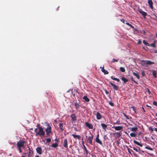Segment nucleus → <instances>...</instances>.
Instances as JSON below:
<instances>
[{
    "label": "nucleus",
    "mask_w": 157,
    "mask_h": 157,
    "mask_svg": "<svg viewBox=\"0 0 157 157\" xmlns=\"http://www.w3.org/2000/svg\"><path fill=\"white\" fill-rule=\"evenodd\" d=\"M142 109H143V112H145V110L144 109V108L143 107H142Z\"/></svg>",
    "instance_id": "obj_56"
},
{
    "label": "nucleus",
    "mask_w": 157,
    "mask_h": 157,
    "mask_svg": "<svg viewBox=\"0 0 157 157\" xmlns=\"http://www.w3.org/2000/svg\"><path fill=\"white\" fill-rule=\"evenodd\" d=\"M75 108L76 109H78L80 107V105L79 104L77 103H75Z\"/></svg>",
    "instance_id": "obj_30"
},
{
    "label": "nucleus",
    "mask_w": 157,
    "mask_h": 157,
    "mask_svg": "<svg viewBox=\"0 0 157 157\" xmlns=\"http://www.w3.org/2000/svg\"><path fill=\"white\" fill-rule=\"evenodd\" d=\"M130 135L131 137H135L136 136V134L135 133L132 132L130 134Z\"/></svg>",
    "instance_id": "obj_33"
},
{
    "label": "nucleus",
    "mask_w": 157,
    "mask_h": 157,
    "mask_svg": "<svg viewBox=\"0 0 157 157\" xmlns=\"http://www.w3.org/2000/svg\"><path fill=\"white\" fill-rule=\"evenodd\" d=\"M36 127H37L38 129H40V128H43L41 127H40V124H38L36 125Z\"/></svg>",
    "instance_id": "obj_40"
},
{
    "label": "nucleus",
    "mask_w": 157,
    "mask_h": 157,
    "mask_svg": "<svg viewBox=\"0 0 157 157\" xmlns=\"http://www.w3.org/2000/svg\"><path fill=\"white\" fill-rule=\"evenodd\" d=\"M149 130L151 131V132H152L153 131V128L151 127H150L149 128Z\"/></svg>",
    "instance_id": "obj_43"
},
{
    "label": "nucleus",
    "mask_w": 157,
    "mask_h": 157,
    "mask_svg": "<svg viewBox=\"0 0 157 157\" xmlns=\"http://www.w3.org/2000/svg\"><path fill=\"white\" fill-rule=\"evenodd\" d=\"M119 121H117L116 122V123H115V124H120L119 123Z\"/></svg>",
    "instance_id": "obj_50"
},
{
    "label": "nucleus",
    "mask_w": 157,
    "mask_h": 157,
    "mask_svg": "<svg viewBox=\"0 0 157 157\" xmlns=\"http://www.w3.org/2000/svg\"><path fill=\"white\" fill-rule=\"evenodd\" d=\"M116 81H117L119 82L120 81V80L118 78H116Z\"/></svg>",
    "instance_id": "obj_58"
},
{
    "label": "nucleus",
    "mask_w": 157,
    "mask_h": 157,
    "mask_svg": "<svg viewBox=\"0 0 157 157\" xmlns=\"http://www.w3.org/2000/svg\"><path fill=\"white\" fill-rule=\"evenodd\" d=\"M125 115V117H126L127 118V119H128V117L124 114Z\"/></svg>",
    "instance_id": "obj_63"
},
{
    "label": "nucleus",
    "mask_w": 157,
    "mask_h": 157,
    "mask_svg": "<svg viewBox=\"0 0 157 157\" xmlns=\"http://www.w3.org/2000/svg\"><path fill=\"white\" fill-rule=\"evenodd\" d=\"M90 136H89L87 139V141L91 145H92V140L93 139L94 136L91 133H90Z\"/></svg>",
    "instance_id": "obj_3"
},
{
    "label": "nucleus",
    "mask_w": 157,
    "mask_h": 157,
    "mask_svg": "<svg viewBox=\"0 0 157 157\" xmlns=\"http://www.w3.org/2000/svg\"><path fill=\"white\" fill-rule=\"evenodd\" d=\"M133 142L135 144H136L139 146H140L141 147H142L143 146V144L140 143L139 142L136 141V140H134L133 141Z\"/></svg>",
    "instance_id": "obj_21"
},
{
    "label": "nucleus",
    "mask_w": 157,
    "mask_h": 157,
    "mask_svg": "<svg viewBox=\"0 0 157 157\" xmlns=\"http://www.w3.org/2000/svg\"><path fill=\"white\" fill-rule=\"evenodd\" d=\"M111 78L113 80H115L116 81V78H115L114 77H113V76H112L111 77Z\"/></svg>",
    "instance_id": "obj_45"
},
{
    "label": "nucleus",
    "mask_w": 157,
    "mask_h": 157,
    "mask_svg": "<svg viewBox=\"0 0 157 157\" xmlns=\"http://www.w3.org/2000/svg\"><path fill=\"white\" fill-rule=\"evenodd\" d=\"M153 104L157 106V102L155 101H154L153 102Z\"/></svg>",
    "instance_id": "obj_44"
},
{
    "label": "nucleus",
    "mask_w": 157,
    "mask_h": 157,
    "mask_svg": "<svg viewBox=\"0 0 157 157\" xmlns=\"http://www.w3.org/2000/svg\"><path fill=\"white\" fill-rule=\"evenodd\" d=\"M143 44L146 45V46H149V44L147 42H146L145 40H143Z\"/></svg>",
    "instance_id": "obj_32"
},
{
    "label": "nucleus",
    "mask_w": 157,
    "mask_h": 157,
    "mask_svg": "<svg viewBox=\"0 0 157 157\" xmlns=\"http://www.w3.org/2000/svg\"><path fill=\"white\" fill-rule=\"evenodd\" d=\"M141 41L140 40H139L138 41V42L137 43V44H141Z\"/></svg>",
    "instance_id": "obj_46"
},
{
    "label": "nucleus",
    "mask_w": 157,
    "mask_h": 157,
    "mask_svg": "<svg viewBox=\"0 0 157 157\" xmlns=\"http://www.w3.org/2000/svg\"><path fill=\"white\" fill-rule=\"evenodd\" d=\"M17 146L18 147V149L20 151V142H17Z\"/></svg>",
    "instance_id": "obj_42"
},
{
    "label": "nucleus",
    "mask_w": 157,
    "mask_h": 157,
    "mask_svg": "<svg viewBox=\"0 0 157 157\" xmlns=\"http://www.w3.org/2000/svg\"><path fill=\"white\" fill-rule=\"evenodd\" d=\"M142 63L144 62V63L146 64L147 65H151L154 63V62H153L150 60H142L141 61Z\"/></svg>",
    "instance_id": "obj_4"
},
{
    "label": "nucleus",
    "mask_w": 157,
    "mask_h": 157,
    "mask_svg": "<svg viewBox=\"0 0 157 157\" xmlns=\"http://www.w3.org/2000/svg\"><path fill=\"white\" fill-rule=\"evenodd\" d=\"M63 146L65 148H68L67 141V139H65L64 140Z\"/></svg>",
    "instance_id": "obj_12"
},
{
    "label": "nucleus",
    "mask_w": 157,
    "mask_h": 157,
    "mask_svg": "<svg viewBox=\"0 0 157 157\" xmlns=\"http://www.w3.org/2000/svg\"><path fill=\"white\" fill-rule=\"evenodd\" d=\"M101 68V71L104 73V74H109L108 71L105 70L104 68V67H100Z\"/></svg>",
    "instance_id": "obj_15"
},
{
    "label": "nucleus",
    "mask_w": 157,
    "mask_h": 157,
    "mask_svg": "<svg viewBox=\"0 0 157 157\" xmlns=\"http://www.w3.org/2000/svg\"><path fill=\"white\" fill-rule=\"evenodd\" d=\"M46 126L47 128L45 129V131L47 136L45 137H48L52 133V127L48 124H47Z\"/></svg>",
    "instance_id": "obj_1"
},
{
    "label": "nucleus",
    "mask_w": 157,
    "mask_h": 157,
    "mask_svg": "<svg viewBox=\"0 0 157 157\" xmlns=\"http://www.w3.org/2000/svg\"><path fill=\"white\" fill-rule=\"evenodd\" d=\"M104 91H105V93L106 94H109V92L107 91V90L106 89H105L104 90Z\"/></svg>",
    "instance_id": "obj_48"
},
{
    "label": "nucleus",
    "mask_w": 157,
    "mask_h": 157,
    "mask_svg": "<svg viewBox=\"0 0 157 157\" xmlns=\"http://www.w3.org/2000/svg\"><path fill=\"white\" fill-rule=\"evenodd\" d=\"M128 152H129V153L130 154H131V152H130V149L129 148H128Z\"/></svg>",
    "instance_id": "obj_55"
},
{
    "label": "nucleus",
    "mask_w": 157,
    "mask_h": 157,
    "mask_svg": "<svg viewBox=\"0 0 157 157\" xmlns=\"http://www.w3.org/2000/svg\"><path fill=\"white\" fill-rule=\"evenodd\" d=\"M96 117L98 120H100L101 118V115L99 113H97L96 114Z\"/></svg>",
    "instance_id": "obj_16"
},
{
    "label": "nucleus",
    "mask_w": 157,
    "mask_h": 157,
    "mask_svg": "<svg viewBox=\"0 0 157 157\" xmlns=\"http://www.w3.org/2000/svg\"><path fill=\"white\" fill-rule=\"evenodd\" d=\"M45 135V132L43 128L39 129V131L36 132L35 134V136H39L40 137H43Z\"/></svg>",
    "instance_id": "obj_2"
},
{
    "label": "nucleus",
    "mask_w": 157,
    "mask_h": 157,
    "mask_svg": "<svg viewBox=\"0 0 157 157\" xmlns=\"http://www.w3.org/2000/svg\"><path fill=\"white\" fill-rule=\"evenodd\" d=\"M55 141H56L57 142H58L59 141V140L58 139H55Z\"/></svg>",
    "instance_id": "obj_59"
},
{
    "label": "nucleus",
    "mask_w": 157,
    "mask_h": 157,
    "mask_svg": "<svg viewBox=\"0 0 157 157\" xmlns=\"http://www.w3.org/2000/svg\"><path fill=\"white\" fill-rule=\"evenodd\" d=\"M141 75L143 76H144L145 73L144 71H142L141 72Z\"/></svg>",
    "instance_id": "obj_49"
},
{
    "label": "nucleus",
    "mask_w": 157,
    "mask_h": 157,
    "mask_svg": "<svg viewBox=\"0 0 157 157\" xmlns=\"http://www.w3.org/2000/svg\"><path fill=\"white\" fill-rule=\"evenodd\" d=\"M120 71L122 72H124L125 71V69L124 67H121L120 68Z\"/></svg>",
    "instance_id": "obj_34"
},
{
    "label": "nucleus",
    "mask_w": 157,
    "mask_h": 157,
    "mask_svg": "<svg viewBox=\"0 0 157 157\" xmlns=\"http://www.w3.org/2000/svg\"><path fill=\"white\" fill-rule=\"evenodd\" d=\"M36 152L37 153L40 155H41L42 154V148L41 147H37L36 149Z\"/></svg>",
    "instance_id": "obj_6"
},
{
    "label": "nucleus",
    "mask_w": 157,
    "mask_h": 157,
    "mask_svg": "<svg viewBox=\"0 0 157 157\" xmlns=\"http://www.w3.org/2000/svg\"><path fill=\"white\" fill-rule=\"evenodd\" d=\"M101 125L105 131L107 127V125L104 123H101Z\"/></svg>",
    "instance_id": "obj_22"
},
{
    "label": "nucleus",
    "mask_w": 157,
    "mask_h": 157,
    "mask_svg": "<svg viewBox=\"0 0 157 157\" xmlns=\"http://www.w3.org/2000/svg\"><path fill=\"white\" fill-rule=\"evenodd\" d=\"M120 143V142L119 141H117V144L118 145Z\"/></svg>",
    "instance_id": "obj_57"
},
{
    "label": "nucleus",
    "mask_w": 157,
    "mask_h": 157,
    "mask_svg": "<svg viewBox=\"0 0 157 157\" xmlns=\"http://www.w3.org/2000/svg\"><path fill=\"white\" fill-rule=\"evenodd\" d=\"M29 155H30L31 154V151L30 150L29 147Z\"/></svg>",
    "instance_id": "obj_54"
},
{
    "label": "nucleus",
    "mask_w": 157,
    "mask_h": 157,
    "mask_svg": "<svg viewBox=\"0 0 157 157\" xmlns=\"http://www.w3.org/2000/svg\"><path fill=\"white\" fill-rule=\"evenodd\" d=\"M121 21H122L123 23H124V19H122L121 20Z\"/></svg>",
    "instance_id": "obj_53"
},
{
    "label": "nucleus",
    "mask_w": 157,
    "mask_h": 157,
    "mask_svg": "<svg viewBox=\"0 0 157 157\" xmlns=\"http://www.w3.org/2000/svg\"><path fill=\"white\" fill-rule=\"evenodd\" d=\"M132 74L133 75L136 77L138 79L140 78V75L138 72H137V73H136L134 72H133Z\"/></svg>",
    "instance_id": "obj_20"
},
{
    "label": "nucleus",
    "mask_w": 157,
    "mask_h": 157,
    "mask_svg": "<svg viewBox=\"0 0 157 157\" xmlns=\"http://www.w3.org/2000/svg\"><path fill=\"white\" fill-rule=\"evenodd\" d=\"M113 135L117 138H119L121 136V132H117L114 133Z\"/></svg>",
    "instance_id": "obj_14"
},
{
    "label": "nucleus",
    "mask_w": 157,
    "mask_h": 157,
    "mask_svg": "<svg viewBox=\"0 0 157 157\" xmlns=\"http://www.w3.org/2000/svg\"><path fill=\"white\" fill-rule=\"evenodd\" d=\"M37 128H35V129L34 130V132L36 133V132H38V131H37Z\"/></svg>",
    "instance_id": "obj_51"
},
{
    "label": "nucleus",
    "mask_w": 157,
    "mask_h": 157,
    "mask_svg": "<svg viewBox=\"0 0 157 157\" xmlns=\"http://www.w3.org/2000/svg\"><path fill=\"white\" fill-rule=\"evenodd\" d=\"M83 146L84 148V151H86V155H87L89 153V151H88V150H87L86 147L85 146V145L84 144V142L83 141L82 142Z\"/></svg>",
    "instance_id": "obj_17"
},
{
    "label": "nucleus",
    "mask_w": 157,
    "mask_h": 157,
    "mask_svg": "<svg viewBox=\"0 0 157 157\" xmlns=\"http://www.w3.org/2000/svg\"><path fill=\"white\" fill-rule=\"evenodd\" d=\"M130 27H131V28H132L134 29V27H133V26L132 25H130Z\"/></svg>",
    "instance_id": "obj_60"
},
{
    "label": "nucleus",
    "mask_w": 157,
    "mask_h": 157,
    "mask_svg": "<svg viewBox=\"0 0 157 157\" xmlns=\"http://www.w3.org/2000/svg\"><path fill=\"white\" fill-rule=\"evenodd\" d=\"M109 84H110L112 86H113V88L114 89L116 90H118V87L117 86L114 85L111 82H109Z\"/></svg>",
    "instance_id": "obj_11"
},
{
    "label": "nucleus",
    "mask_w": 157,
    "mask_h": 157,
    "mask_svg": "<svg viewBox=\"0 0 157 157\" xmlns=\"http://www.w3.org/2000/svg\"><path fill=\"white\" fill-rule=\"evenodd\" d=\"M145 148L146 149H147L148 150H150L151 151H152L153 149L151 147H150L149 146H146L145 147Z\"/></svg>",
    "instance_id": "obj_35"
},
{
    "label": "nucleus",
    "mask_w": 157,
    "mask_h": 157,
    "mask_svg": "<svg viewBox=\"0 0 157 157\" xmlns=\"http://www.w3.org/2000/svg\"><path fill=\"white\" fill-rule=\"evenodd\" d=\"M99 135L98 134L97 135L96 138V141L97 143H99L101 145L102 144V142L99 139Z\"/></svg>",
    "instance_id": "obj_8"
},
{
    "label": "nucleus",
    "mask_w": 157,
    "mask_h": 157,
    "mask_svg": "<svg viewBox=\"0 0 157 157\" xmlns=\"http://www.w3.org/2000/svg\"><path fill=\"white\" fill-rule=\"evenodd\" d=\"M85 125L90 129H92L93 128V125L88 122H86L85 123Z\"/></svg>",
    "instance_id": "obj_10"
},
{
    "label": "nucleus",
    "mask_w": 157,
    "mask_h": 157,
    "mask_svg": "<svg viewBox=\"0 0 157 157\" xmlns=\"http://www.w3.org/2000/svg\"><path fill=\"white\" fill-rule=\"evenodd\" d=\"M83 98L86 102H89L90 101L89 99L86 96H84Z\"/></svg>",
    "instance_id": "obj_26"
},
{
    "label": "nucleus",
    "mask_w": 157,
    "mask_h": 157,
    "mask_svg": "<svg viewBox=\"0 0 157 157\" xmlns=\"http://www.w3.org/2000/svg\"><path fill=\"white\" fill-rule=\"evenodd\" d=\"M149 46H150L151 47L155 48L156 47V45L155 44V41H154V42L152 43H151L150 44H149Z\"/></svg>",
    "instance_id": "obj_27"
},
{
    "label": "nucleus",
    "mask_w": 157,
    "mask_h": 157,
    "mask_svg": "<svg viewBox=\"0 0 157 157\" xmlns=\"http://www.w3.org/2000/svg\"><path fill=\"white\" fill-rule=\"evenodd\" d=\"M154 52L155 53H157V50L156 51H155Z\"/></svg>",
    "instance_id": "obj_64"
},
{
    "label": "nucleus",
    "mask_w": 157,
    "mask_h": 157,
    "mask_svg": "<svg viewBox=\"0 0 157 157\" xmlns=\"http://www.w3.org/2000/svg\"><path fill=\"white\" fill-rule=\"evenodd\" d=\"M46 140L47 143H50L51 141V139L50 138L46 139Z\"/></svg>",
    "instance_id": "obj_37"
},
{
    "label": "nucleus",
    "mask_w": 157,
    "mask_h": 157,
    "mask_svg": "<svg viewBox=\"0 0 157 157\" xmlns=\"http://www.w3.org/2000/svg\"><path fill=\"white\" fill-rule=\"evenodd\" d=\"M152 73L153 76L155 78H156V71L155 70H153L152 71Z\"/></svg>",
    "instance_id": "obj_28"
},
{
    "label": "nucleus",
    "mask_w": 157,
    "mask_h": 157,
    "mask_svg": "<svg viewBox=\"0 0 157 157\" xmlns=\"http://www.w3.org/2000/svg\"><path fill=\"white\" fill-rule=\"evenodd\" d=\"M58 146V144L57 143H56L52 144L51 146L54 148H56Z\"/></svg>",
    "instance_id": "obj_25"
},
{
    "label": "nucleus",
    "mask_w": 157,
    "mask_h": 157,
    "mask_svg": "<svg viewBox=\"0 0 157 157\" xmlns=\"http://www.w3.org/2000/svg\"><path fill=\"white\" fill-rule=\"evenodd\" d=\"M131 79V80L132 81H133L135 83H136V84H138V83L136 81H135L134 79H133V77H132L131 78H130Z\"/></svg>",
    "instance_id": "obj_39"
},
{
    "label": "nucleus",
    "mask_w": 157,
    "mask_h": 157,
    "mask_svg": "<svg viewBox=\"0 0 157 157\" xmlns=\"http://www.w3.org/2000/svg\"><path fill=\"white\" fill-rule=\"evenodd\" d=\"M25 143V142L24 141L20 140V148L21 147H24V144Z\"/></svg>",
    "instance_id": "obj_18"
},
{
    "label": "nucleus",
    "mask_w": 157,
    "mask_h": 157,
    "mask_svg": "<svg viewBox=\"0 0 157 157\" xmlns=\"http://www.w3.org/2000/svg\"><path fill=\"white\" fill-rule=\"evenodd\" d=\"M147 91L148 93L149 94H150L151 93V91L148 89H147Z\"/></svg>",
    "instance_id": "obj_47"
},
{
    "label": "nucleus",
    "mask_w": 157,
    "mask_h": 157,
    "mask_svg": "<svg viewBox=\"0 0 157 157\" xmlns=\"http://www.w3.org/2000/svg\"><path fill=\"white\" fill-rule=\"evenodd\" d=\"M35 157H40L38 155H36Z\"/></svg>",
    "instance_id": "obj_62"
},
{
    "label": "nucleus",
    "mask_w": 157,
    "mask_h": 157,
    "mask_svg": "<svg viewBox=\"0 0 157 157\" xmlns=\"http://www.w3.org/2000/svg\"><path fill=\"white\" fill-rule=\"evenodd\" d=\"M59 128L61 131L62 132H63V124L60 123L59 124Z\"/></svg>",
    "instance_id": "obj_29"
},
{
    "label": "nucleus",
    "mask_w": 157,
    "mask_h": 157,
    "mask_svg": "<svg viewBox=\"0 0 157 157\" xmlns=\"http://www.w3.org/2000/svg\"><path fill=\"white\" fill-rule=\"evenodd\" d=\"M112 128H114L116 131H120L122 129L123 127L122 126H113L112 127Z\"/></svg>",
    "instance_id": "obj_5"
},
{
    "label": "nucleus",
    "mask_w": 157,
    "mask_h": 157,
    "mask_svg": "<svg viewBox=\"0 0 157 157\" xmlns=\"http://www.w3.org/2000/svg\"><path fill=\"white\" fill-rule=\"evenodd\" d=\"M126 24L127 25H128L129 26H130V25H131L128 22H126Z\"/></svg>",
    "instance_id": "obj_52"
},
{
    "label": "nucleus",
    "mask_w": 157,
    "mask_h": 157,
    "mask_svg": "<svg viewBox=\"0 0 157 157\" xmlns=\"http://www.w3.org/2000/svg\"><path fill=\"white\" fill-rule=\"evenodd\" d=\"M70 117L71 118V120L72 121L75 122L77 118L75 114L74 113L72 114L70 116Z\"/></svg>",
    "instance_id": "obj_9"
},
{
    "label": "nucleus",
    "mask_w": 157,
    "mask_h": 157,
    "mask_svg": "<svg viewBox=\"0 0 157 157\" xmlns=\"http://www.w3.org/2000/svg\"><path fill=\"white\" fill-rule=\"evenodd\" d=\"M137 147L138 148H139L138 150L135 147H133V149L135 151H136V152L140 153V148L139 147Z\"/></svg>",
    "instance_id": "obj_31"
},
{
    "label": "nucleus",
    "mask_w": 157,
    "mask_h": 157,
    "mask_svg": "<svg viewBox=\"0 0 157 157\" xmlns=\"http://www.w3.org/2000/svg\"><path fill=\"white\" fill-rule=\"evenodd\" d=\"M148 3L151 8L152 9H153V3L152 1L151 0H148Z\"/></svg>",
    "instance_id": "obj_13"
},
{
    "label": "nucleus",
    "mask_w": 157,
    "mask_h": 157,
    "mask_svg": "<svg viewBox=\"0 0 157 157\" xmlns=\"http://www.w3.org/2000/svg\"><path fill=\"white\" fill-rule=\"evenodd\" d=\"M130 129V130L131 131L136 132L138 130V128L136 127H133L131 128H129Z\"/></svg>",
    "instance_id": "obj_23"
},
{
    "label": "nucleus",
    "mask_w": 157,
    "mask_h": 157,
    "mask_svg": "<svg viewBox=\"0 0 157 157\" xmlns=\"http://www.w3.org/2000/svg\"><path fill=\"white\" fill-rule=\"evenodd\" d=\"M109 104L112 106H113L114 105L113 103L111 101H109Z\"/></svg>",
    "instance_id": "obj_41"
},
{
    "label": "nucleus",
    "mask_w": 157,
    "mask_h": 157,
    "mask_svg": "<svg viewBox=\"0 0 157 157\" xmlns=\"http://www.w3.org/2000/svg\"><path fill=\"white\" fill-rule=\"evenodd\" d=\"M121 79L124 82V83H125L127 82H128V79L126 78H125L124 77H122L121 78Z\"/></svg>",
    "instance_id": "obj_24"
},
{
    "label": "nucleus",
    "mask_w": 157,
    "mask_h": 157,
    "mask_svg": "<svg viewBox=\"0 0 157 157\" xmlns=\"http://www.w3.org/2000/svg\"><path fill=\"white\" fill-rule=\"evenodd\" d=\"M154 130L157 132V128H155Z\"/></svg>",
    "instance_id": "obj_61"
},
{
    "label": "nucleus",
    "mask_w": 157,
    "mask_h": 157,
    "mask_svg": "<svg viewBox=\"0 0 157 157\" xmlns=\"http://www.w3.org/2000/svg\"><path fill=\"white\" fill-rule=\"evenodd\" d=\"M118 61V60L115 59H113L112 61H111L110 62L111 63H113L114 62H117Z\"/></svg>",
    "instance_id": "obj_36"
},
{
    "label": "nucleus",
    "mask_w": 157,
    "mask_h": 157,
    "mask_svg": "<svg viewBox=\"0 0 157 157\" xmlns=\"http://www.w3.org/2000/svg\"><path fill=\"white\" fill-rule=\"evenodd\" d=\"M130 108H132V110H133V111H134V112L135 113H136V108L134 106H132V107H131Z\"/></svg>",
    "instance_id": "obj_38"
},
{
    "label": "nucleus",
    "mask_w": 157,
    "mask_h": 157,
    "mask_svg": "<svg viewBox=\"0 0 157 157\" xmlns=\"http://www.w3.org/2000/svg\"><path fill=\"white\" fill-rule=\"evenodd\" d=\"M72 136H73L75 138H77L78 140H80L81 138V136L79 135H75V134H72Z\"/></svg>",
    "instance_id": "obj_19"
},
{
    "label": "nucleus",
    "mask_w": 157,
    "mask_h": 157,
    "mask_svg": "<svg viewBox=\"0 0 157 157\" xmlns=\"http://www.w3.org/2000/svg\"><path fill=\"white\" fill-rule=\"evenodd\" d=\"M139 11L140 13H141L144 17V18H146V16L147 15V13L146 12L142 10L141 9H140Z\"/></svg>",
    "instance_id": "obj_7"
}]
</instances>
